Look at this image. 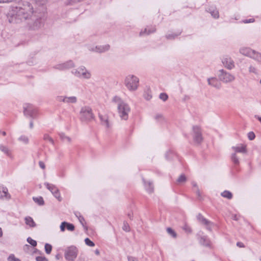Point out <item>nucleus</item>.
I'll list each match as a JSON object with an SVG mask.
<instances>
[{
  "mask_svg": "<svg viewBox=\"0 0 261 261\" xmlns=\"http://www.w3.org/2000/svg\"><path fill=\"white\" fill-rule=\"evenodd\" d=\"M248 137L250 140H253L255 137V134L253 132H250L248 134Z\"/></svg>",
  "mask_w": 261,
  "mask_h": 261,
  "instance_id": "nucleus-49",
  "label": "nucleus"
},
{
  "mask_svg": "<svg viewBox=\"0 0 261 261\" xmlns=\"http://www.w3.org/2000/svg\"><path fill=\"white\" fill-rule=\"evenodd\" d=\"M43 139L46 141H48L51 143H54L53 139L47 134H45L43 136Z\"/></svg>",
  "mask_w": 261,
  "mask_h": 261,
  "instance_id": "nucleus-46",
  "label": "nucleus"
},
{
  "mask_svg": "<svg viewBox=\"0 0 261 261\" xmlns=\"http://www.w3.org/2000/svg\"><path fill=\"white\" fill-rule=\"evenodd\" d=\"M249 71L250 73H253L255 74H257V70L256 68L252 65H250L249 67Z\"/></svg>",
  "mask_w": 261,
  "mask_h": 261,
  "instance_id": "nucleus-47",
  "label": "nucleus"
},
{
  "mask_svg": "<svg viewBox=\"0 0 261 261\" xmlns=\"http://www.w3.org/2000/svg\"><path fill=\"white\" fill-rule=\"evenodd\" d=\"M2 190H0V198H3V195L2 194Z\"/></svg>",
  "mask_w": 261,
  "mask_h": 261,
  "instance_id": "nucleus-63",
  "label": "nucleus"
},
{
  "mask_svg": "<svg viewBox=\"0 0 261 261\" xmlns=\"http://www.w3.org/2000/svg\"><path fill=\"white\" fill-rule=\"evenodd\" d=\"M85 242L87 245L90 247H93L95 245L94 243L92 241H91L89 238L85 239Z\"/></svg>",
  "mask_w": 261,
  "mask_h": 261,
  "instance_id": "nucleus-45",
  "label": "nucleus"
},
{
  "mask_svg": "<svg viewBox=\"0 0 261 261\" xmlns=\"http://www.w3.org/2000/svg\"><path fill=\"white\" fill-rule=\"evenodd\" d=\"M66 224H67V222L64 221L62 222L60 225V229L61 231H64L65 230Z\"/></svg>",
  "mask_w": 261,
  "mask_h": 261,
  "instance_id": "nucleus-50",
  "label": "nucleus"
},
{
  "mask_svg": "<svg viewBox=\"0 0 261 261\" xmlns=\"http://www.w3.org/2000/svg\"><path fill=\"white\" fill-rule=\"evenodd\" d=\"M110 46L109 44L96 46L90 48V50L95 51L98 53H105L110 49Z\"/></svg>",
  "mask_w": 261,
  "mask_h": 261,
  "instance_id": "nucleus-14",
  "label": "nucleus"
},
{
  "mask_svg": "<svg viewBox=\"0 0 261 261\" xmlns=\"http://www.w3.org/2000/svg\"><path fill=\"white\" fill-rule=\"evenodd\" d=\"M180 34V33H178L177 34H175V33H169V34H167L166 35V37L167 39H174L176 37L178 36V35H179Z\"/></svg>",
  "mask_w": 261,
  "mask_h": 261,
  "instance_id": "nucleus-36",
  "label": "nucleus"
},
{
  "mask_svg": "<svg viewBox=\"0 0 261 261\" xmlns=\"http://www.w3.org/2000/svg\"><path fill=\"white\" fill-rule=\"evenodd\" d=\"M231 159L235 165H238L239 164V160L238 157L237 156L236 153H233L232 154Z\"/></svg>",
  "mask_w": 261,
  "mask_h": 261,
  "instance_id": "nucleus-34",
  "label": "nucleus"
},
{
  "mask_svg": "<svg viewBox=\"0 0 261 261\" xmlns=\"http://www.w3.org/2000/svg\"><path fill=\"white\" fill-rule=\"evenodd\" d=\"M197 218L199 222L205 225L208 226L211 224V222L204 218V217L200 214H199L197 215Z\"/></svg>",
  "mask_w": 261,
  "mask_h": 261,
  "instance_id": "nucleus-23",
  "label": "nucleus"
},
{
  "mask_svg": "<svg viewBox=\"0 0 261 261\" xmlns=\"http://www.w3.org/2000/svg\"><path fill=\"white\" fill-rule=\"evenodd\" d=\"M0 190H2V194L3 195V198L5 197L6 199L10 198V195L9 194L8 189L6 187H5L3 186L0 185Z\"/></svg>",
  "mask_w": 261,
  "mask_h": 261,
  "instance_id": "nucleus-26",
  "label": "nucleus"
},
{
  "mask_svg": "<svg viewBox=\"0 0 261 261\" xmlns=\"http://www.w3.org/2000/svg\"><path fill=\"white\" fill-rule=\"evenodd\" d=\"M167 231L169 234L173 238H175L177 237L176 233L170 227L167 228Z\"/></svg>",
  "mask_w": 261,
  "mask_h": 261,
  "instance_id": "nucleus-37",
  "label": "nucleus"
},
{
  "mask_svg": "<svg viewBox=\"0 0 261 261\" xmlns=\"http://www.w3.org/2000/svg\"><path fill=\"white\" fill-rule=\"evenodd\" d=\"M75 66L72 61L69 60L66 62L56 65L54 66V68L60 70H64L70 69Z\"/></svg>",
  "mask_w": 261,
  "mask_h": 261,
  "instance_id": "nucleus-12",
  "label": "nucleus"
},
{
  "mask_svg": "<svg viewBox=\"0 0 261 261\" xmlns=\"http://www.w3.org/2000/svg\"><path fill=\"white\" fill-rule=\"evenodd\" d=\"M33 13V7L30 3L23 2L18 6L12 7L8 13L7 18L10 23H19L27 19Z\"/></svg>",
  "mask_w": 261,
  "mask_h": 261,
  "instance_id": "nucleus-1",
  "label": "nucleus"
},
{
  "mask_svg": "<svg viewBox=\"0 0 261 261\" xmlns=\"http://www.w3.org/2000/svg\"><path fill=\"white\" fill-rule=\"evenodd\" d=\"M51 250H52V246L51 245L48 244V243H46L45 245V252L49 254L51 253Z\"/></svg>",
  "mask_w": 261,
  "mask_h": 261,
  "instance_id": "nucleus-38",
  "label": "nucleus"
},
{
  "mask_svg": "<svg viewBox=\"0 0 261 261\" xmlns=\"http://www.w3.org/2000/svg\"><path fill=\"white\" fill-rule=\"evenodd\" d=\"M222 63L227 69L231 70L235 67L233 60L229 56H224L222 59Z\"/></svg>",
  "mask_w": 261,
  "mask_h": 261,
  "instance_id": "nucleus-10",
  "label": "nucleus"
},
{
  "mask_svg": "<svg viewBox=\"0 0 261 261\" xmlns=\"http://www.w3.org/2000/svg\"><path fill=\"white\" fill-rule=\"evenodd\" d=\"M80 115V119L83 122H88L94 118L92 109L88 106H85L81 108Z\"/></svg>",
  "mask_w": 261,
  "mask_h": 261,
  "instance_id": "nucleus-4",
  "label": "nucleus"
},
{
  "mask_svg": "<svg viewBox=\"0 0 261 261\" xmlns=\"http://www.w3.org/2000/svg\"><path fill=\"white\" fill-rule=\"evenodd\" d=\"M3 236V231L2 228L0 227V238Z\"/></svg>",
  "mask_w": 261,
  "mask_h": 261,
  "instance_id": "nucleus-62",
  "label": "nucleus"
},
{
  "mask_svg": "<svg viewBox=\"0 0 261 261\" xmlns=\"http://www.w3.org/2000/svg\"><path fill=\"white\" fill-rule=\"evenodd\" d=\"M143 96L147 100H149L152 98L151 91L149 88H148L144 91Z\"/></svg>",
  "mask_w": 261,
  "mask_h": 261,
  "instance_id": "nucleus-29",
  "label": "nucleus"
},
{
  "mask_svg": "<svg viewBox=\"0 0 261 261\" xmlns=\"http://www.w3.org/2000/svg\"><path fill=\"white\" fill-rule=\"evenodd\" d=\"M221 196L223 197L226 198L228 199H231L232 197V193L229 191L225 190L221 194Z\"/></svg>",
  "mask_w": 261,
  "mask_h": 261,
  "instance_id": "nucleus-30",
  "label": "nucleus"
},
{
  "mask_svg": "<svg viewBox=\"0 0 261 261\" xmlns=\"http://www.w3.org/2000/svg\"><path fill=\"white\" fill-rule=\"evenodd\" d=\"M66 227L67 229L69 231H73L75 228L73 224L68 222H67V224H66Z\"/></svg>",
  "mask_w": 261,
  "mask_h": 261,
  "instance_id": "nucleus-44",
  "label": "nucleus"
},
{
  "mask_svg": "<svg viewBox=\"0 0 261 261\" xmlns=\"http://www.w3.org/2000/svg\"><path fill=\"white\" fill-rule=\"evenodd\" d=\"M199 243L203 246L211 247V242L207 236H201L199 239Z\"/></svg>",
  "mask_w": 261,
  "mask_h": 261,
  "instance_id": "nucleus-18",
  "label": "nucleus"
},
{
  "mask_svg": "<svg viewBox=\"0 0 261 261\" xmlns=\"http://www.w3.org/2000/svg\"><path fill=\"white\" fill-rule=\"evenodd\" d=\"M79 221L80 222V223L83 225H84V223H85V219L84 218V217L81 216V215H80L79 217Z\"/></svg>",
  "mask_w": 261,
  "mask_h": 261,
  "instance_id": "nucleus-52",
  "label": "nucleus"
},
{
  "mask_svg": "<svg viewBox=\"0 0 261 261\" xmlns=\"http://www.w3.org/2000/svg\"><path fill=\"white\" fill-rule=\"evenodd\" d=\"M39 166L40 167V168H41L43 169H44L45 168V164L42 161H40L39 162Z\"/></svg>",
  "mask_w": 261,
  "mask_h": 261,
  "instance_id": "nucleus-56",
  "label": "nucleus"
},
{
  "mask_svg": "<svg viewBox=\"0 0 261 261\" xmlns=\"http://www.w3.org/2000/svg\"><path fill=\"white\" fill-rule=\"evenodd\" d=\"M190 99V97L188 95H185L184 98V100H188Z\"/></svg>",
  "mask_w": 261,
  "mask_h": 261,
  "instance_id": "nucleus-58",
  "label": "nucleus"
},
{
  "mask_svg": "<svg viewBox=\"0 0 261 261\" xmlns=\"http://www.w3.org/2000/svg\"><path fill=\"white\" fill-rule=\"evenodd\" d=\"M193 137L194 141L200 144L203 140L201 130L199 126L195 125L193 126Z\"/></svg>",
  "mask_w": 261,
  "mask_h": 261,
  "instance_id": "nucleus-9",
  "label": "nucleus"
},
{
  "mask_svg": "<svg viewBox=\"0 0 261 261\" xmlns=\"http://www.w3.org/2000/svg\"><path fill=\"white\" fill-rule=\"evenodd\" d=\"M237 245L239 247H244L243 243L242 242H239L237 243Z\"/></svg>",
  "mask_w": 261,
  "mask_h": 261,
  "instance_id": "nucleus-57",
  "label": "nucleus"
},
{
  "mask_svg": "<svg viewBox=\"0 0 261 261\" xmlns=\"http://www.w3.org/2000/svg\"><path fill=\"white\" fill-rule=\"evenodd\" d=\"M124 85L129 91H135L139 87V79L135 75H128L124 80Z\"/></svg>",
  "mask_w": 261,
  "mask_h": 261,
  "instance_id": "nucleus-3",
  "label": "nucleus"
},
{
  "mask_svg": "<svg viewBox=\"0 0 261 261\" xmlns=\"http://www.w3.org/2000/svg\"><path fill=\"white\" fill-rule=\"evenodd\" d=\"M44 185L46 186V188L51 192L53 195L59 201H61L62 200V198L60 196L59 190L55 185L50 184L47 182H45Z\"/></svg>",
  "mask_w": 261,
  "mask_h": 261,
  "instance_id": "nucleus-11",
  "label": "nucleus"
},
{
  "mask_svg": "<svg viewBox=\"0 0 261 261\" xmlns=\"http://www.w3.org/2000/svg\"><path fill=\"white\" fill-rule=\"evenodd\" d=\"M192 186H193V188H195L194 191L196 192L198 197L199 198H200V197H201L200 193V191H199V188H198V187L197 186V184L195 182L193 181V182H192Z\"/></svg>",
  "mask_w": 261,
  "mask_h": 261,
  "instance_id": "nucleus-35",
  "label": "nucleus"
},
{
  "mask_svg": "<svg viewBox=\"0 0 261 261\" xmlns=\"http://www.w3.org/2000/svg\"><path fill=\"white\" fill-rule=\"evenodd\" d=\"M23 114L26 117L35 118L37 115V110L32 105L26 103L23 106Z\"/></svg>",
  "mask_w": 261,
  "mask_h": 261,
  "instance_id": "nucleus-8",
  "label": "nucleus"
},
{
  "mask_svg": "<svg viewBox=\"0 0 261 261\" xmlns=\"http://www.w3.org/2000/svg\"><path fill=\"white\" fill-rule=\"evenodd\" d=\"M174 155L173 152L172 151H168L165 154V158L167 160L171 159Z\"/></svg>",
  "mask_w": 261,
  "mask_h": 261,
  "instance_id": "nucleus-39",
  "label": "nucleus"
},
{
  "mask_svg": "<svg viewBox=\"0 0 261 261\" xmlns=\"http://www.w3.org/2000/svg\"><path fill=\"white\" fill-rule=\"evenodd\" d=\"M33 199L35 202L37 203L39 205H43L44 203L43 199L41 196L37 197H34Z\"/></svg>",
  "mask_w": 261,
  "mask_h": 261,
  "instance_id": "nucleus-31",
  "label": "nucleus"
},
{
  "mask_svg": "<svg viewBox=\"0 0 261 261\" xmlns=\"http://www.w3.org/2000/svg\"><path fill=\"white\" fill-rule=\"evenodd\" d=\"M255 20L254 18H250L248 19H245L242 21V22L244 23H252L254 22Z\"/></svg>",
  "mask_w": 261,
  "mask_h": 261,
  "instance_id": "nucleus-51",
  "label": "nucleus"
},
{
  "mask_svg": "<svg viewBox=\"0 0 261 261\" xmlns=\"http://www.w3.org/2000/svg\"><path fill=\"white\" fill-rule=\"evenodd\" d=\"M254 51V50H253L249 47H241L239 50V52L241 54H242L245 56L250 57L251 58L252 55H253Z\"/></svg>",
  "mask_w": 261,
  "mask_h": 261,
  "instance_id": "nucleus-15",
  "label": "nucleus"
},
{
  "mask_svg": "<svg viewBox=\"0 0 261 261\" xmlns=\"http://www.w3.org/2000/svg\"><path fill=\"white\" fill-rule=\"evenodd\" d=\"M77 249L71 246L66 249L65 252V258L68 261H73L77 255Z\"/></svg>",
  "mask_w": 261,
  "mask_h": 261,
  "instance_id": "nucleus-7",
  "label": "nucleus"
},
{
  "mask_svg": "<svg viewBox=\"0 0 261 261\" xmlns=\"http://www.w3.org/2000/svg\"><path fill=\"white\" fill-rule=\"evenodd\" d=\"M34 21L30 25V28L33 30H37L40 29L44 23V19L41 17L36 18L35 19H33Z\"/></svg>",
  "mask_w": 261,
  "mask_h": 261,
  "instance_id": "nucleus-13",
  "label": "nucleus"
},
{
  "mask_svg": "<svg viewBox=\"0 0 261 261\" xmlns=\"http://www.w3.org/2000/svg\"><path fill=\"white\" fill-rule=\"evenodd\" d=\"M156 31L155 27H147L142 30L139 34L140 36L149 35Z\"/></svg>",
  "mask_w": 261,
  "mask_h": 261,
  "instance_id": "nucleus-17",
  "label": "nucleus"
},
{
  "mask_svg": "<svg viewBox=\"0 0 261 261\" xmlns=\"http://www.w3.org/2000/svg\"><path fill=\"white\" fill-rule=\"evenodd\" d=\"M24 220L27 225H29L30 227H34L36 226L35 222L34 221L33 219L31 217H26Z\"/></svg>",
  "mask_w": 261,
  "mask_h": 261,
  "instance_id": "nucleus-24",
  "label": "nucleus"
},
{
  "mask_svg": "<svg viewBox=\"0 0 261 261\" xmlns=\"http://www.w3.org/2000/svg\"><path fill=\"white\" fill-rule=\"evenodd\" d=\"M207 12L211 13L212 16L215 18H218L219 17L218 11L214 7L209 8L207 10Z\"/></svg>",
  "mask_w": 261,
  "mask_h": 261,
  "instance_id": "nucleus-22",
  "label": "nucleus"
},
{
  "mask_svg": "<svg viewBox=\"0 0 261 261\" xmlns=\"http://www.w3.org/2000/svg\"><path fill=\"white\" fill-rule=\"evenodd\" d=\"M208 84L217 89H219L221 87V84L218 82L215 77H211L207 79Z\"/></svg>",
  "mask_w": 261,
  "mask_h": 261,
  "instance_id": "nucleus-19",
  "label": "nucleus"
},
{
  "mask_svg": "<svg viewBox=\"0 0 261 261\" xmlns=\"http://www.w3.org/2000/svg\"><path fill=\"white\" fill-rule=\"evenodd\" d=\"M112 101L117 105V112L120 118L122 120H126L128 117V113L130 111L129 105L117 96L113 98Z\"/></svg>",
  "mask_w": 261,
  "mask_h": 261,
  "instance_id": "nucleus-2",
  "label": "nucleus"
},
{
  "mask_svg": "<svg viewBox=\"0 0 261 261\" xmlns=\"http://www.w3.org/2000/svg\"><path fill=\"white\" fill-rule=\"evenodd\" d=\"M18 140L24 144H28L29 142V138L27 136L24 135L21 136L19 138Z\"/></svg>",
  "mask_w": 261,
  "mask_h": 261,
  "instance_id": "nucleus-33",
  "label": "nucleus"
},
{
  "mask_svg": "<svg viewBox=\"0 0 261 261\" xmlns=\"http://www.w3.org/2000/svg\"><path fill=\"white\" fill-rule=\"evenodd\" d=\"M16 258L13 254H11L8 258V261H15Z\"/></svg>",
  "mask_w": 261,
  "mask_h": 261,
  "instance_id": "nucleus-53",
  "label": "nucleus"
},
{
  "mask_svg": "<svg viewBox=\"0 0 261 261\" xmlns=\"http://www.w3.org/2000/svg\"><path fill=\"white\" fill-rule=\"evenodd\" d=\"M127 259L128 261H138L136 258L130 256H128Z\"/></svg>",
  "mask_w": 261,
  "mask_h": 261,
  "instance_id": "nucleus-54",
  "label": "nucleus"
},
{
  "mask_svg": "<svg viewBox=\"0 0 261 261\" xmlns=\"http://www.w3.org/2000/svg\"><path fill=\"white\" fill-rule=\"evenodd\" d=\"M232 149L234 151V153H246V146L242 144L238 145L236 146H232Z\"/></svg>",
  "mask_w": 261,
  "mask_h": 261,
  "instance_id": "nucleus-21",
  "label": "nucleus"
},
{
  "mask_svg": "<svg viewBox=\"0 0 261 261\" xmlns=\"http://www.w3.org/2000/svg\"><path fill=\"white\" fill-rule=\"evenodd\" d=\"M98 117L100 120L101 124L107 128L110 126V122L109 121L108 117L106 115L99 114Z\"/></svg>",
  "mask_w": 261,
  "mask_h": 261,
  "instance_id": "nucleus-20",
  "label": "nucleus"
},
{
  "mask_svg": "<svg viewBox=\"0 0 261 261\" xmlns=\"http://www.w3.org/2000/svg\"><path fill=\"white\" fill-rule=\"evenodd\" d=\"M95 253L96 255H99V251L98 250L96 249L95 251Z\"/></svg>",
  "mask_w": 261,
  "mask_h": 261,
  "instance_id": "nucleus-61",
  "label": "nucleus"
},
{
  "mask_svg": "<svg viewBox=\"0 0 261 261\" xmlns=\"http://www.w3.org/2000/svg\"><path fill=\"white\" fill-rule=\"evenodd\" d=\"M36 260V261H48V259L45 256H37Z\"/></svg>",
  "mask_w": 261,
  "mask_h": 261,
  "instance_id": "nucleus-48",
  "label": "nucleus"
},
{
  "mask_svg": "<svg viewBox=\"0 0 261 261\" xmlns=\"http://www.w3.org/2000/svg\"><path fill=\"white\" fill-rule=\"evenodd\" d=\"M251 58L261 64V54L254 50Z\"/></svg>",
  "mask_w": 261,
  "mask_h": 261,
  "instance_id": "nucleus-28",
  "label": "nucleus"
},
{
  "mask_svg": "<svg viewBox=\"0 0 261 261\" xmlns=\"http://www.w3.org/2000/svg\"><path fill=\"white\" fill-rule=\"evenodd\" d=\"M0 150L4 153L8 157L13 159V156L12 155V150L7 146L3 144L0 145Z\"/></svg>",
  "mask_w": 261,
  "mask_h": 261,
  "instance_id": "nucleus-16",
  "label": "nucleus"
},
{
  "mask_svg": "<svg viewBox=\"0 0 261 261\" xmlns=\"http://www.w3.org/2000/svg\"><path fill=\"white\" fill-rule=\"evenodd\" d=\"M144 182L146 191L149 193H152L153 191V186L152 184L150 181L146 182L144 181Z\"/></svg>",
  "mask_w": 261,
  "mask_h": 261,
  "instance_id": "nucleus-25",
  "label": "nucleus"
},
{
  "mask_svg": "<svg viewBox=\"0 0 261 261\" xmlns=\"http://www.w3.org/2000/svg\"><path fill=\"white\" fill-rule=\"evenodd\" d=\"M27 242L33 247H35L37 246V242L35 240L32 239L30 237L28 238Z\"/></svg>",
  "mask_w": 261,
  "mask_h": 261,
  "instance_id": "nucleus-41",
  "label": "nucleus"
},
{
  "mask_svg": "<svg viewBox=\"0 0 261 261\" xmlns=\"http://www.w3.org/2000/svg\"><path fill=\"white\" fill-rule=\"evenodd\" d=\"M33 126H34L33 122L32 121H31V122H30V128H33Z\"/></svg>",
  "mask_w": 261,
  "mask_h": 261,
  "instance_id": "nucleus-59",
  "label": "nucleus"
},
{
  "mask_svg": "<svg viewBox=\"0 0 261 261\" xmlns=\"http://www.w3.org/2000/svg\"><path fill=\"white\" fill-rule=\"evenodd\" d=\"M233 219L234 220H238V218H237V217L236 215H234L233 216Z\"/></svg>",
  "mask_w": 261,
  "mask_h": 261,
  "instance_id": "nucleus-64",
  "label": "nucleus"
},
{
  "mask_svg": "<svg viewBox=\"0 0 261 261\" xmlns=\"http://www.w3.org/2000/svg\"><path fill=\"white\" fill-rule=\"evenodd\" d=\"M186 180L187 178L185 175L184 174H181L177 179V181L179 183H183L185 182L186 181Z\"/></svg>",
  "mask_w": 261,
  "mask_h": 261,
  "instance_id": "nucleus-40",
  "label": "nucleus"
},
{
  "mask_svg": "<svg viewBox=\"0 0 261 261\" xmlns=\"http://www.w3.org/2000/svg\"><path fill=\"white\" fill-rule=\"evenodd\" d=\"M122 229L124 231L128 232L130 231V227L128 224L126 222H123V225L122 226Z\"/></svg>",
  "mask_w": 261,
  "mask_h": 261,
  "instance_id": "nucleus-42",
  "label": "nucleus"
},
{
  "mask_svg": "<svg viewBox=\"0 0 261 261\" xmlns=\"http://www.w3.org/2000/svg\"><path fill=\"white\" fill-rule=\"evenodd\" d=\"M77 102V98L75 96H66V99L64 100V102L67 103H75Z\"/></svg>",
  "mask_w": 261,
  "mask_h": 261,
  "instance_id": "nucleus-27",
  "label": "nucleus"
},
{
  "mask_svg": "<svg viewBox=\"0 0 261 261\" xmlns=\"http://www.w3.org/2000/svg\"><path fill=\"white\" fill-rule=\"evenodd\" d=\"M160 98L164 101H166L168 98V95L165 93H162L160 94Z\"/></svg>",
  "mask_w": 261,
  "mask_h": 261,
  "instance_id": "nucleus-43",
  "label": "nucleus"
},
{
  "mask_svg": "<svg viewBox=\"0 0 261 261\" xmlns=\"http://www.w3.org/2000/svg\"><path fill=\"white\" fill-rule=\"evenodd\" d=\"M71 73L75 76L79 78L85 79H89L91 76V73L85 67L82 66L77 69H73L71 71Z\"/></svg>",
  "mask_w": 261,
  "mask_h": 261,
  "instance_id": "nucleus-5",
  "label": "nucleus"
},
{
  "mask_svg": "<svg viewBox=\"0 0 261 261\" xmlns=\"http://www.w3.org/2000/svg\"><path fill=\"white\" fill-rule=\"evenodd\" d=\"M57 99L58 101L64 102V100L66 99V96H58Z\"/></svg>",
  "mask_w": 261,
  "mask_h": 261,
  "instance_id": "nucleus-55",
  "label": "nucleus"
},
{
  "mask_svg": "<svg viewBox=\"0 0 261 261\" xmlns=\"http://www.w3.org/2000/svg\"><path fill=\"white\" fill-rule=\"evenodd\" d=\"M75 215L76 217H77L78 218H79V216L81 215L80 213L79 212L75 213Z\"/></svg>",
  "mask_w": 261,
  "mask_h": 261,
  "instance_id": "nucleus-60",
  "label": "nucleus"
},
{
  "mask_svg": "<svg viewBox=\"0 0 261 261\" xmlns=\"http://www.w3.org/2000/svg\"><path fill=\"white\" fill-rule=\"evenodd\" d=\"M218 76L219 80L224 83H231L235 80L234 75L224 69H221L219 71Z\"/></svg>",
  "mask_w": 261,
  "mask_h": 261,
  "instance_id": "nucleus-6",
  "label": "nucleus"
},
{
  "mask_svg": "<svg viewBox=\"0 0 261 261\" xmlns=\"http://www.w3.org/2000/svg\"><path fill=\"white\" fill-rule=\"evenodd\" d=\"M60 135V137L61 138V139L64 141V142H67L68 143H70L71 142V139L70 137H69L68 136H67L65 135V134L64 133H60L59 134Z\"/></svg>",
  "mask_w": 261,
  "mask_h": 261,
  "instance_id": "nucleus-32",
  "label": "nucleus"
}]
</instances>
